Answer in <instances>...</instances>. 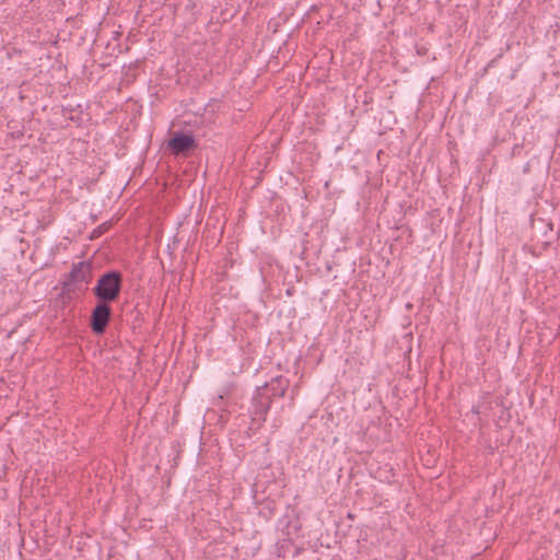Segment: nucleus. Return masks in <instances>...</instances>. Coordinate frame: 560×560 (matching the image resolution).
Instances as JSON below:
<instances>
[{
	"label": "nucleus",
	"instance_id": "f257e3e1",
	"mask_svg": "<svg viewBox=\"0 0 560 560\" xmlns=\"http://www.w3.org/2000/svg\"><path fill=\"white\" fill-rule=\"evenodd\" d=\"M120 276L116 272H109L101 277L95 287V294L105 301H114L120 291Z\"/></svg>",
	"mask_w": 560,
	"mask_h": 560
},
{
	"label": "nucleus",
	"instance_id": "f03ea898",
	"mask_svg": "<svg viewBox=\"0 0 560 560\" xmlns=\"http://www.w3.org/2000/svg\"><path fill=\"white\" fill-rule=\"evenodd\" d=\"M168 148L175 154H180L195 148V140L190 135L174 133L168 140Z\"/></svg>",
	"mask_w": 560,
	"mask_h": 560
},
{
	"label": "nucleus",
	"instance_id": "7ed1b4c3",
	"mask_svg": "<svg viewBox=\"0 0 560 560\" xmlns=\"http://www.w3.org/2000/svg\"><path fill=\"white\" fill-rule=\"evenodd\" d=\"M110 310L106 304H98L92 315V328L95 332L104 331L109 319Z\"/></svg>",
	"mask_w": 560,
	"mask_h": 560
},
{
	"label": "nucleus",
	"instance_id": "20e7f679",
	"mask_svg": "<svg viewBox=\"0 0 560 560\" xmlns=\"http://www.w3.org/2000/svg\"><path fill=\"white\" fill-rule=\"evenodd\" d=\"M89 273H90V266L84 262H80L78 266L74 267V269L72 271V277L75 280L88 281Z\"/></svg>",
	"mask_w": 560,
	"mask_h": 560
}]
</instances>
